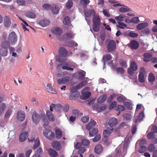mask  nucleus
Segmentation results:
<instances>
[{
	"label": "nucleus",
	"mask_w": 157,
	"mask_h": 157,
	"mask_svg": "<svg viewBox=\"0 0 157 157\" xmlns=\"http://www.w3.org/2000/svg\"><path fill=\"white\" fill-rule=\"evenodd\" d=\"M68 63L67 62L64 63L59 64L57 66V69H59L60 67H62V69L63 70H67L69 71H73L74 69L72 67H68Z\"/></svg>",
	"instance_id": "obj_9"
},
{
	"label": "nucleus",
	"mask_w": 157,
	"mask_h": 157,
	"mask_svg": "<svg viewBox=\"0 0 157 157\" xmlns=\"http://www.w3.org/2000/svg\"><path fill=\"white\" fill-rule=\"evenodd\" d=\"M6 107V105L5 103H2L0 105V115L2 114L4 112Z\"/></svg>",
	"instance_id": "obj_46"
},
{
	"label": "nucleus",
	"mask_w": 157,
	"mask_h": 157,
	"mask_svg": "<svg viewBox=\"0 0 157 157\" xmlns=\"http://www.w3.org/2000/svg\"><path fill=\"white\" fill-rule=\"evenodd\" d=\"M49 21L46 20H42L40 21L39 24L42 27L48 26L49 24Z\"/></svg>",
	"instance_id": "obj_31"
},
{
	"label": "nucleus",
	"mask_w": 157,
	"mask_h": 157,
	"mask_svg": "<svg viewBox=\"0 0 157 157\" xmlns=\"http://www.w3.org/2000/svg\"><path fill=\"white\" fill-rule=\"evenodd\" d=\"M130 67L135 71H136L137 69V65L135 61H132L131 63Z\"/></svg>",
	"instance_id": "obj_48"
},
{
	"label": "nucleus",
	"mask_w": 157,
	"mask_h": 157,
	"mask_svg": "<svg viewBox=\"0 0 157 157\" xmlns=\"http://www.w3.org/2000/svg\"><path fill=\"white\" fill-rule=\"evenodd\" d=\"M117 23L119 25H117V27H119L120 28L122 29H124V27H127V25L124 24L122 22H121V21H117Z\"/></svg>",
	"instance_id": "obj_51"
},
{
	"label": "nucleus",
	"mask_w": 157,
	"mask_h": 157,
	"mask_svg": "<svg viewBox=\"0 0 157 157\" xmlns=\"http://www.w3.org/2000/svg\"><path fill=\"white\" fill-rule=\"evenodd\" d=\"M48 152L51 157H56L58 155L57 152L52 148L49 149Z\"/></svg>",
	"instance_id": "obj_20"
},
{
	"label": "nucleus",
	"mask_w": 157,
	"mask_h": 157,
	"mask_svg": "<svg viewBox=\"0 0 157 157\" xmlns=\"http://www.w3.org/2000/svg\"><path fill=\"white\" fill-rule=\"evenodd\" d=\"M120 63L122 67L126 68L127 67V61L123 60H121L120 61Z\"/></svg>",
	"instance_id": "obj_52"
},
{
	"label": "nucleus",
	"mask_w": 157,
	"mask_h": 157,
	"mask_svg": "<svg viewBox=\"0 0 157 157\" xmlns=\"http://www.w3.org/2000/svg\"><path fill=\"white\" fill-rule=\"evenodd\" d=\"M116 71L118 73H120L121 74H123L124 71L123 68L121 67H118L116 69Z\"/></svg>",
	"instance_id": "obj_58"
},
{
	"label": "nucleus",
	"mask_w": 157,
	"mask_h": 157,
	"mask_svg": "<svg viewBox=\"0 0 157 157\" xmlns=\"http://www.w3.org/2000/svg\"><path fill=\"white\" fill-rule=\"evenodd\" d=\"M46 114L48 119L51 121H55V117L52 113L49 110H47Z\"/></svg>",
	"instance_id": "obj_30"
},
{
	"label": "nucleus",
	"mask_w": 157,
	"mask_h": 157,
	"mask_svg": "<svg viewBox=\"0 0 157 157\" xmlns=\"http://www.w3.org/2000/svg\"><path fill=\"white\" fill-rule=\"evenodd\" d=\"M70 18L68 16H66L63 21V23L65 25H68L70 23Z\"/></svg>",
	"instance_id": "obj_42"
},
{
	"label": "nucleus",
	"mask_w": 157,
	"mask_h": 157,
	"mask_svg": "<svg viewBox=\"0 0 157 157\" xmlns=\"http://www.w3.org/2000/svg\"><path fill=\"white\" fill-rule=\"evenodd\" d=\"M128 36H129L132 37H136L138 36V35L136 33L130 32L128 33Z\"/></svg>",
	"instance_id": "obj_61"
},
{
	"label": "nucleus",
	"mask_w": 157,
	"mask_h": 157,
	"mask_svg": "<svg viewBox=\"0 0 157 157\" xmlns=\"http://www.w3.org/2000/svg\"><path fill=\"white\" fill-rule=\"evenodd\" d=\"M148 26L147 23L145 22L139 24L136 26V29L138 30H141L147 28Z\"/></svg>",
	"instance_id": "obj_14"
},
{
	"label": "nucleus",
	"mask_w": 157,
	"mask_h": 157,
	"mask_svg": "<svg viewBox=\"0 0 157 157\" xmlns=\"http://www.w3.org/2000/svg\"><path fill=\"white\" fill-rule=\"evenodd\" d=\"M90 2L89 0H80V1L81 4L84 5V6L88 4Z\"/></svg>",
	"instance_id": "obj_63"
},
{
	"label": "nucleus",
	"mask_w": 157,
	"mask_h": 157,
	"mask_svg": "<svg viewBox=\"0 0 157 157\" xmlns=\"http://www.w3.org/2000/svg\"><path fill=\"white\" fill-rule=\"evenodd\" d=\"M85 74L86 72L84 71H82V72H79L78 73L79 79L81 80L84 79L85 76Z\"/></svg>",
	"instance_id": "obj_40"
},
{
	"label": "nucleus",
	"mask_w": 157,
	"mask_h": 157,
	"mask_svg": "<svg viewBox=\"0 0 157 157\" xmlns=\"http://www.w3.org/2000/svg\"><path fill=\"white\" fill-rule=\"evenodd\" d=\"M28 136V132H22L19 137V140L20 142H24Z\"/></svg>",
	"instance_id": "obj_18"
},
{
	"label": "nucleus",
	"mask_w": 157,
	"mask_h": 157,
	"mask_svg": "<svg viewBox=\"0 0 157 157\" xmlns=\"http://www.w3.org/2000/svg\"><path fill=\"white\" fill-rule=\"evenodd\" d=\"M52 11L53 13L54 14H57L59 11V8L58 6H55L54 7H52L51 8Z\"/></svg>",
	"instance_id": "obj_44"
},
{
	"label": "nucleus",
	"mask_w": 157,
	"mask_h": 157,
	"mask_svg": "<svg viewBox=\"0 0 157 157\" xmlns=\"http://www.w3.org/2000/svg\"><path fill=\"white\" fill-rule=\"evenodd\" d=\"M25 15L28 17L31 18H34L36 17L35 14L31 12H28L25 14Z\"/></svg>",
	"instance_id": "obj_34"
},
{
	"label": "nucleus",
	"mask_w": 157,
	"mask_h": 157,
	"mask_svg": "<svg viewBox=\"0 0 157 157\" xmlns=\"http://www.w3.org/2000/svg\"><path fill=\"white\" fill-rule=\"evenodd\" d=\"M10 18L8 16H6L4 18V25L6 27H9L10 25Z\"/></svg>",
	"instance_id": "obj_24"
},
{
	"label": "nucleus",
	"mask_w": 157,
	"mask_h": 157,
	"mask_svg": "<svg viewBox=\"0 0 157 157\" xmlns=\"http://www.w3.org/2000/svg\"><path fill=\"white\" fill-rule=\"evenodd\" d=\"M123 104L128 109H131L132 107V103L130 102H123Z\"/></svg>",
	"instance_id": "obj_49"
},
{
	"label": "nucleus",
	"mask_w": 157,
	"mask_h": 157,
	"mask_svg": "<svg viewBox=\"0 0 157 157\" xmlns=\"http://www.w3.org/2000/svg\"><path fill=\"white\" fill-rule=\"evenodd\" d=\"M70 79V78L69 77H65L58 79L57 82L59 84H64L67 83L69 82Z\"/></svg>",
	"instance_id": "obj_11"
},
{
	"label": "nucleus",
	"mask_w": 157,
	"mask_h": 157,
	"mask_svg": "<svg viewBox=\"0 0 157 157\" xmlns=\"http://www.w3.org/2000/svg\"><path fill=\"white\" fill-rule=\"evenodd\" d=\"M129 47L132 49L136 50L137 49L139 46V43L136 40H132L131 41L130 43L128 44Z\"/></svg>",
	"instance_id": "obj_8"
},
{
	"label": "nucleus",
	"mask_w": 157,
	"mask_h": 157,
	"mask_svg": "<svg viewBox=\"0 0 157 157\" xmlns=\"http://www.w3.org/2000/svg\"><path fill=\"white\" fill-rule=\"evenodd\" d=\"M124 6L126 7H122L119 10L120 12L121 13L126 12L130 10V9L129 8L125 6Z\"/></svg>",
	"instance_id": "obj_45"
},
{
	"label": "nucleus",
	"mask_w": 157,
	"mask_h": 157,
	"mask_svg": "<svg viewBox=\"0 0 157 157\" xmlns=\"http://www.w3.org/2000/svg\"><path fill=\"white\" fill-rule=\"evenodd\" d=\"M8 53L7 50L2 48L0 49V54L2 56H6Z\"/></svg>",
	"instance_id": "obj_36"
},
{
	"label": "nucleus",
	"mask_w": 157,
	"mask_h": 157,
	"mask_svg": "<svg viewBox=\"0 0 157 157\" xmlns=\"http://www.w3.org/2000/svg\"><path fill=\"white\" fill-rule=\"evenodd\" d=\"M147 136L149 139H152L154 138L155 135L152 132H149L147 134Z\"/></svg>",
	"instance_id": "obj_57"
},
{
	"label": "nucleus",
	"mask_w": 157,
	"mask_h": 157,
	"mask_svg": "<svg viewBox=\"0 0 157 157\" xmlns=\"http://www.w3.org/2000/svg\"><path fill=\"white\" fill-rule=\"evenodd\" d=\"M41 116L42 117V121L44 122L43 126L44 128L46 129L49 128L50 126L49 125V123L48 122V121L45 115H41Z\"/></svg>",
	"instance_id": "obj_13"
},
{
	"label": "nucleus",
	"mask_w": 157,
	"mask_h": 157,
	"mask_svg": "<svg viewBox=\"0 0 157 157\" xmlns=\"http://www.w3.org/2000/svg\"><path fill=\"white\" fill-rule=\"evenodd\" d=\"M59 58L57 60L60 62L66 60V56L68 55L67 50L63 47H60L58 50Z\"/></svg>",
	"instance_id": "obj_1"
},
{
	"label": "nucleus",
	"mask_w": 157,
	"mask_h": 157,
	"mask_svg": "<svg viewBox=\"0 0 157 157\" xmlns=\"http://www.w3.org/2000/svg\"><path fill=\"white\" fill-rule=\"evenodd\" d=\"M96 124V122L94 120L91 119L90 120V122L86 126V128L88 130H90Z\"/></svg>",
	"instance_id": "obj_22"
},
{
	"label": "nucleus",
	"mask_w": 157,
	"mask_h": 157,
	"mask_svg": "<svg viewBox=\"0 0 157 157\" xmlns=\"http://www.w3.org/2000/svg\"><path fill=\"white\" fill-rule=\"evenodd\" d=\"M144 116L143 112H141L139 114L138 118L135 120V122L137 123V122H140L143 120V118Z\"/></svg>",
	"instance_id": "obj_29"
},
{
	"label": "nucleus",
	"mask_w": 157,
	"mask_h": 157,
	"mask_svg": "<svg viewBox=\"0 0 157 157\" xmlns=\"http://www.w3.org/2000/svg\"><path fill=\"white\" fill-rule=\"evenodd\" d=\"M112 56L110 54H107L104 56L103 57V60L104 63L105 61H108L111 59Z\"/></svg>",
	"instance_id": "obj_38"
},
{
	"label": "nucleus",
	"mask_w": 157,
	"mask_h": 157,
	"mask_svg": "<svg viewBox=\"0 0 157 157\" xmlns=\"http://www.w3.org/2000/svg\"><path fill=\"white\" fill-rule=\"evenodd\" d=\"M43 133L46 137L50 140H52L55 136L54 132L50 129H45L44 130Z\"/></svg>",
	"instance_id": "obj_5"
},
{
	"label": "nucleus",
	"mask_w": 157,
	"mask_h": 157,
	"mask_svg": "<svg viewBox=\"0 0 157 157\" xmlns=\"http://www.w3.org/2000/svg\"><path fill=\"white\" fill-rule=\"evenodd\" d=\"M107 97V95L105 94L101 96L97 100L98 102L99 103H103L106 100Z\"/></svg>",
	"instance_id": "obj_32"
},
{
	"label": "nucleus",
	"mask_w": 157,
	"mask_h": 157,
	"mask_svg": "<svg viewBox=\"0 0 157 157\" xmlns=\"http://www.w3.org/2000/svg\"><path fill=\"white\" fill-rule=\"evenodd\" d=\"M71 94L69 96V99L71 100L75 99L79 95V93L75 86H73L70 89Z\"/></svg>",
	"instance_id": "obj_3"
},
{
	"label": "nucleus",
	"mask_w": 157,
	"mask_h": 157,
	"mask_svg": "<svg viewBox=\"0 0 157 157\" xmlns=\"http://www.w3.org/2000/svg\"><path fill=\"white\" fill-rule=\"evenodd\" d=\"M116 110L119 112L124 111L125 110V107L123 105H117L116 108Z\"/></svg>",
	"instance_id": "obj_43"
},
{
	"label": "nucleus",
	"mask_w": 157,
	"mask_h": 157,
	"mask_svg": "<svg viewBox=\"0 0 157 157\" xmlns=\"http://www.w3.org/2000/svg\"><path fill=\"white\" fill-rule=\"evenodd\" d=\"M17 118L21 121H23L25 118V114L24 112L19 111L17 114Z\"/></svg>",
	"instance_id": "obj_16"
},
{
	"label": "nucleus",
	"mask_w": 157,
	"mask_h": 157,
	"mask_svg": "<svg viewBox=\"0 0 157 157\" xmlns=\"http://www.w3.org/2000/svg\"><path fill=\"white\" fill-rule=\"evenodd\" d=\"M89 120V117L88 116L83 117L81 118V121L83 123L87 122Z\"/></svg>",
	"instance_id": "obj_62"
},
{
	"label": "nucleus",
	"mask_w": 157,
	"mask_h": 157,
	"mask_svg": "<svg viewBox=\"0 0 157 157\" xmlns=\"http://www.w3.org/2000/svg\"><path fill=\"white\" fill-rule=\"evenodd\" d=\"M90 93L89 92L83 93L80 98L82 100H85L88 98L90 96Z\"/></svg>",
	"instance_id": "obj_26"
},
{
	"label": "nucleus",
	"mask_w": 157,
	"mask_h": 157,
	"mask_svg": "<svg viewBox=\"0 0 157 157\" xmlns=\"http://www.w3.org/2000/svg\"><path fill=\"white\" fill-rule=\"evenodd\" d=\"M101 138V136L100 134H98V135L95 136V137L93 138L92 141L94 142H95L99 141Z\"/></svg>",
	"instance_id": "obj_50"
},
{
	"label": "nucleus",
	"mask_w": 157,
	"mask_h": 157,
	"mask_svg": "<svg viewBox=\"0 0 157 157\" xmlns=\"http://www.w3.org/2000/svg\"><path fill=\"white\" fill-rule=\"evenodd\" d=\"M52 147L56 150L59 151L62 148V146L60 143L57 141L55 140L51 143Z\"/></svg>",
	"instance_id": "obj_10"
},
{
	"label": "nucleus",
	"mask_w": 157,
	"mask_h": 157,
	"mask_svg": "<svg viewBox=\"0 0 157 157\" xmlns=\"http://www.w3.org/2000/svg\"><path fill=\"white\" fill-rule=\"evenodd\" d=\"M98 129L97 128H93L89 132V134L90 137H94L98 135Z\"/></svg>",
	"instance_id": "obj_27"
},
{
	"label": "nucleus",
	"mask_w": 157,
	"mask_h": 157,
	"mask_svg": "<svg viewBox=\"0 0 157 157\" xmlns=\"http://www.w3.org/2000/svg\"><path fill=\"white\" fill-rule=\"evenodd\" d=\"M62 136V133L61 130L57 129L56 131V138L58 139L61 138Z\"/></svg>",
	"instance_id": "obj_35"
},
{
	"label": "nucleus",
	"mask_w": 157,
	"mask_h": 157,
	"mask_svg": "<svg viewBox=\"0 0 157 157\" xmlns=\"http://www.w3.org/2000/svg\"><path fill=\"white\" fill-rule=\"evenodd\" d=\"M117 124V120L114 117L112 118L109 121L108 124L110 127L115 126Z\"/></svg>",
	"instance_id": "obj_23"
},
{
	"label": "nucleus",
	"mask_w": 157,
	"mask_h": 157,
	"mask_svg": "<svg viewBox=\"0 0 157 157\" xmlns=\"http://www.w3.org/2000/svg\"><path fill=\"white\" fill-rule=\"evenodd\" d=\"M155 77L154 75L152 73H149L148 77V80L151 83H153L155 81Z\"/></svg>",
	"instance_id": "obj_33"
},
{
	"label": "nucleus",
	"mask_w": 157,
	"mask_h": 157,
	"mask_svg": "<svg viewBox=\"0 0 157 157\" xmlns=\"http://www.w3.org/2000/svg\"><path fill=\"white\" fill-rule=\"evenodd\" d=\"M126 17V16L124 15L120 14L118 16L115 17V19L117 21H124V19Z\"/></svg>",
	"instance_id": "obj_37"
},
{
	"label": "nucleus",
	"mask_w": 157,
	"mask_h": 157,
	"mask_svg": "<svg viewBox=\"0 0 157 157\" xmlns=\"http://www.w3.org/2000/svg\"><path fill=\"white\" fill-rule=\"evenodd\" d=\"M73 6V2L72 0H69L66 4V7L67 9L71 8Z\"/></svg>",
	"instance_id": "obj_47"
},
{
	"label": "nucleus",
	"mask_w": 157,
	"mask_h": 157,
	"mask_svg": "<svg viewBox=\"0 0 157 157\" xmlns=\"http://www.w3.org/2000/svg\"><path fill=\"white\" fill-rule=\"evenodd\" d=\"M138 79L139 81L141 83L144 82V74L141 73H140L138 76Z\"/></svg>",
	"instance_id": "obj_39"
},
{
	"label": "nucleus",
	"mask_w": 157,
	"mask_h": 157,
	"mask_svg": "<svg viewBox=\"0 0 157 157\" xmlns=\"http://www.w3.org/2000/svg\"><path fill=\"white\" fill-rule=\"evenodd\" d=\"M40 144V140L38 138H37L35 141V143L33 146V149H36V148L38 147Z\"/></svg>",
	"instance_id": "obj_53"
},
{
	"label": "nucleus",
	"mask_w": 157,
	"mask_h": 157,
	"mask_svg": "<svg viewBox=\"0 0 157 157\" xmlns=\"http://www.w3.org/2000/svg\"><path fill=\"white\" fill-rule=\"evenodd\" d=\"M124 119L127 120H130L131 119L132 116L131 115L128 113H125L123 115Z\"/></svg>",
	"instance_id": "obj_55"
},
{
	"label": "nucleus",
	"mask_w": 157,
	"mask_h": 157,
	"mask_svg": "<svg viewBox=\"0 0 157 157\" xmlns=\"http://www.w3.org/2000/svg\"><path fill=\"white\" fill-rule=\"evenodd\" d=\"M40 117L36 112H33L32 114V119L34 123L37 124L39 123Z\"/></svg>",
	"instance_id": "obj_7"
},
{
	"label": "nucleus",
	"mask_w": 157,
	"mask_h": 157,
	"mask_svg": "<svg viewBox=\"0 0 157 157\" xmlns=\"http://www.w3.org/2000/svg\"><path fill=\"white\" fill-rule=\"evenodd\" d=\"M107 48L108 52L114 51L116 49V45L115 41L113 40H110L107 44Z\"/></svg>",
	"instance_id": "obj_4"
},
{
	"label": "nucleus",
	"mask_w": 157,
	"mask_h": 157,
	"mask_svg": "<svg viewBox=\"0 0 157 157\" xmlns=\"http://www.w3.org/2000/svg\"><path fill=\"white\" fill-rule=\"evenodd\" d=\"M143 56L144 58L143 60L145 62H147L150 61L152 55L149 53H145L143 54Z\"/></svg>",
	"instance_id": "obj_19"
},
{
	"label": "nucleus",
	"mask_w": 157,
	"mask_h": 157,
	"mask_svg": "<svg viewBox=\"0 0 157 157\" xmlns=\"http://www.w3.org/2000/svg\"><path fill=\"white\" fill-rule=\"evenodd\" d=\"M93 30L95 32L99 30L100 28L101 21L98 16H94L93 18Z\"/></svg>",
	"instance_id": "obj_2"
},
{
	"label": "nucleus",
	"mask_w": 157,
	"mask_h": 157,
	"mask_svg": "<svg viewBox=\"0 0 157 157\" xmlns=\"http://www.w3.org/2000/svg\"><path fill=\"white\" fill-rule=\"evenodd\" d=\"M84 14L85 16L87 17H89L90 16L91 14L93 15V17L94 16H98L95 15V12L94 9H91L90 10H85L84 11Z\"/></svg>",
	"instance_id": "obj_17"
},
{
	"label": "nucleus",
	"mask_w": 157,
	"mask_h": 157,
	"mask_svg": "<svg viewBox=\"0 0 157 157\" xmlns=\"http://www.w3.org/2000/svg\"><path fill=\"white\" fill-rule=\"evenodd\" d=\"M131 23L137 24L140 22V20L138 17H134L131 19Z\"/></svg>",
	"instance_id": "obj_41"
},
{
	"label": "nucleus",
	"mask_w": 157,
	"mask_h": 157,
	"mask_svg": "<svg viewBox=\"0 0 157 157\" xmlns=\"http://www.w3.org/2000/svg\"><path fill=\"white\" fill-rule=\"evenodd\" d=\"M51 31L53 33L57 35H60L62 33L61 29L59 27H56L52 28Z\"/></svg>",
	"instance_id": "obj_21"
},
{
	"label": "nucleus",
	"mask_w": 157,
	"mask_h": 157,
	"mask_svg": "<svg viewBox=\"0 0 157 157\" xmlns=\"http://www.w3.org/2000/svg\"><path fill=\"white\" fill-rule=\"evenodd\" d=\"M113 130V127L107 128L106 129L103 131V135L104 136L105 138H107L110 136V134L112 132Z\"/></svg>",
	"instance_id": "obj_12"
},
{
	"label": "nucleus",
	"mask_w": 157,
	"mask_h": 157,
	"mask_svg": "<svg viewBox=\"0 0 157 157\" xmlns=\"http://www.w3.org/2000/svg\"><path fill=\"white\" fill-rule=\"evenodd\" d=\"M146 146H140L139 149V152L141 153H144L146 151Z\"/></svg>",
	"instance_id": "obj_54"
},
{
	"label": "nucleus",
	"mask_w": 157,
	"mask_h": 157,
	"mask_svg": "<svg viewBox=\"0 0 157 157\" xmlns=\"http://www.w3.org/2000/svg\"><path fill=\"white\" fill-rule=\"evenodd\" d=\"M155 147L153 144H150L148 146V150L149 151L152 152L155 150Z\"/></svg>",
	"instance_id": "obj_60"
},
{
	"label": "nucleus",
	"mask_w": 157,
	"mask_h": 157,
	"mask_svg": "<svg viewBox=\"0 0 157 157\" xmlns=\"http://www.w3.org/2000/svg\"><path fill=\"white\" fill-rule=\"evenodd\" d=\"M82 144L85 146H87L90 144V141L89 140L83 139L82 141Z\"/></svg>",
	"instance_id": "obj_56"
},
{
	"label": "nucleus",
	"mask_w": 157,
	"mask_h": 157,
	"mask_svg": "<svg viewBox=\"0 0 157 157\" xmlns=\"http://www.w3.org/2000/svg\"><path fill=\"white\" fill-rule=\"evenodd\" d=\"M17 36L15 32H12L8 37V41L11 44H15L17 41Z\"/></svg>",
	"instance_id": "obj_6"
},
{
	"label": "nucleus",
	"mask_w": 157,
	"mask_h": 157,
	"mask_svg": "<svg viewBox=\"0 0 157 157\" xmlns=\"http://www.w3.org/2000/svg\"><path fill=\"white\" fill-rule=\"evenodd\" d=\"M66 38L68 39H71L73 38V34L70 33H67L66 34Z\"/></svg>",
	"instance_id": "obj_64"
},
{
	"label": "nucleus",
	"mask_w": 157,
	"mask_h": 157,
	"mask_svg": "<svg viewBox=\"0 0 157 157\" xmlns=\"http://www.w3.org/2000/svg\"><path fill=\"white\" fill-rule=\"evenodd\" d=\"M46 88L47 91L51 94H56L57 93L56 91L52 88L51 84L49 83L47 84Z\"/></svg>",
	"instance_id": "obj_15"
},
{
	"label": "nucleus",
	"mask_w": 157,
	"mask_h": 157,
	"mask_svg": "<svg viewBox=\"0 0 157 157\" xmlns=\"http://www.w3.org/2000/svg\"><path fill=\"white\" fill-rule=\"evenodd\" d=\"M102 147L101 144H98L95 146L94 151L97 154L100 153L102 150Z\"/></svg>",
	"instance_id": "obj_28"
},
{
	"label": "nucleus",
	"mask_w": 157,
	"mask_h": 157,
	"mask_svg": "<svg viewBox=\"0 0 157 157\" xmlns=\"http://www.w3.org/2000/svg\"><path fill=\"white\" fill-rule=\"evenodd\" d=\"M10 42L6 40L2 41L1 44V46L2 48L7 49L10 47Z\"/></svg>",
	"instance_id": "obj_25"
},
{
	"label": "nucleus",
	"mask_w": 157,
	"mask_h": 157,
	"mask_svg": "<svg viewBox=\"0 0 157 157\" xmlns=\"http://www.w3.org/2000/svg\"><path fill=\"white\" fill-rule=\"evenodd\" d=\"M117 105V102L113 101L110 104L109 107V109L111 110L115 107Z\"/></svg>",
	"instance_id": "obj_59"
}]
</instances>
